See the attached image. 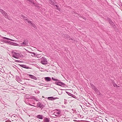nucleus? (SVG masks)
Masks as SVG:
<instances>
[{"mask_svg": "<svg viewBox=\"0 0 122 122\" xmlns=\"http://www.w3.org/2000/svg\"><path fill=\"white\" fill-rule=\"evenodd\" d=\"M24 20L26 22H28L29 24H30L31 26H32L34 28L36 27V26L35 25L32 23V22L30 21L29 20L27 19V18L26 17L24 16Z\"/></svg>", "mask_w": 122, "mask_h": 122, "instance_id": "obj_1", "label": "nucleus"}, {"mask_svg": "<svg viewBox=\"0 0 122 122\" xmlns=\"http://www.w3.org/2000/svg\"><path fill=\"white\" fill-rule=\"evenodd\" d=\"M41 63L43 64H47V61L46 59L45 58H42L41 59Z\"/></svg>", "mask_w": 122, "mask_h": 122, "instance_id": "obj_2", "label": "nucleus"}, {"mask_svg": "<svg viewBox=\"0 0 122 122\" xmlns=\"http://www.w3.org/2000/svg\"><path fill=\"white\" fill-rule=\"evenodd\" d=\"M7 43L10 44L11 45H13L15 46H19L18 44L16 43H15L13 42H10V41H7Z\"/></svg>", "mask_w": 122, "mask_h": 122, "instance_id": "obj_3", "label": "nucleus"}, {"mask_svg": "<svg viewBox=\"0 0 122 122\" xmlns=\"http://www.w3.org/2000/svg\"><path fill=\"white\" fill-rule=\"evenodd\" d=\"M57 97H48V99L50 100H52L56 99H58Z\"/></svg>", "mask_w": 122, "mask_h": 122, "instance_id": "obj_4", "label": "nucleus"}, {"mask_svg": "<svg viewBox=\"0 0 122 122\" xmlns=\"http://www.w3.org/2000/svg\"><path fill=\"white\" fill-rule=\"evenodd\" d=\"M28 43L27 41H24L23 43L21 44V45L20 46H24L25 45H26Z\"/></svg>", "mask_w": 122, "mask_h": 122, "instance_id": "obj_5", "label": "nucleus"}, {"mask_svg": "<svg viewBox=\"0 0 122 122\" xmlns=\"http://www.w3.org/2000/svg\"><path fill=\"white\" fill-rule=\"evenodd\" d=\"M29 77L32 79H34L35 80H36L37 79L36 77L33 75H29Z\"/></svg>", "mask_w": 122, "mask_h": 122, "instance_id": "obj_6", "label": "nucleus"}, {"mask_svg": "<svg viewBox=\"0 0 122 122\" xmlns=\"http://www.w3.org/2000/svg\"><path fill=\"white\" fill-rule=\"evenodd\" d=\"M45 80L46 81H50L51 80V78L49 77H46L44 78Z\"/></svg>", "mask_w": 122, "mask_h": 122, "instance_id": "obj_7", "label": "nucleus"}, {"mask_svg": "<svg viewBox=\"0 0 122 122\" xmlns=\"http://www.w3.org/2000/svg\"><path fill=\"white\" fill-rule=\"evenodd\" d=\"M20 66L24 68H25L26 69L28 68V66H26V65H19Z\"/></svg>", "mask_w": 122, "mask_h": 122, "instance_id": "obj_8", "label": "nucleus"}, {"mask_svg": "<svg viewBox=\"0 0 122 122\" xmlns=\"http://www.w3.org/2000/svg\"><path fill=\"white\" fill-rule=\"evenodd\" d=\"M50 4L52 5H54L55 3V1L54 0H48Z\"/></svg>", "mask_w": 122, "mask_h": 122, "instance_id": "obj_9", "label": "nucleus"}, {"mask_svg": "<svg viewBox=\"0 0 122 122\" xmlns=\"http://www.w3.org/2000/svg\"><path fill=\"white\" fill-rule=\"evenodd\" d=\"M58 85L61 86H64L65 84L64 83L62 82H59L58 83Z\"/></svg>", "mask_w": 122, "mask_h": 122, "instance_id": "obj_10", "label": "nucleus"}, {"mask_svg": "<svg viewBox=\"0 0 122 122\" xmlns=\"http://www.w3.org/2000/svg\"><path fill=\"white\" fill-rule=\"evenodd\" d=\"M2 38L3 39H7V40H9L11 41H15V40H14L8 38H7L5 37H2Z\"/></svg>", "mask_w": 122, "mask_h": 122, "instance_id": "obj_11", "label": "nucleus"}, {"mask_svg": "<svg viewBox=\"0 0 122 122\" xmlns=\"http://www.w3.org/2000/svg\"><path fill=\"white\" fill-rule=\"evenodd\" d=\"M36 117L37 118L40 119H43L42 116L41 115H39L37 116Z\"/></svg>", "mask_w": 122, "mask_h": 122, "instance_id": "obj_12", "label": "nucleus"}, {"mask_svg": "<svg viewBox=\"0 0 122 122\" xmlns=\"http://www.w3.org/2000/svg\"><path fill=\"white\" fill-rule=\"evenodd\" d=\"M93 90L95 91L97 93H98L99 92V91L98 90L97 88H96L95 86H94L93 88Z\"/></svg>", "mask_w": 122, "mask_h": 122, "instance_id": "obj_13", "label": "nucleus"}, {"mask_svg": "<svg viewBox=\"0 0 122 122\" xmlns=\"http://www.w3.org/2000/svg\"><path fill=\"white\" fill-rule=\"evenodd\" d=\"M2 14L5 16V17L7 18L8 17V15L7 13L5 12Z\"/></svg>", "mask_w": 122, "mask_h": 122, "instance_id": "obj_14", "label": "nucleus"}, {"mask_svg": "<svg viewBox=\"0 0 122 122\" xmlns=\"http://www.w3.org/2000/svg\"><path fill=\"white\" fill-rule=\"evenodd\" d=\"M113 85L115 87H119V86H117V85L115 83H113Z\"/></svg>", "mask_w": 122, "mask_h": 122, "instance_id": "obj_15", "label": "nucleus"}, {"mask_svg": "<svg viewBox=\"0 0 122 122\" xmlns=\"http://www.w3.org/2000/svg\"><path fill=\"white\" fill-rule=\"evenodd\" d=\"M56 7H55V8L57 9L59 11L60 10V9L59 8L58 6L57 5H55Z\"/></svg>", "mask_w": 122, "mask_h": 122, "instance_id": "obj_16", "label": "nucleus"}, {"mask_svg": "<svg viewBox=\"0 0 122 122\" xmlns=\"http://www.w3.org/2000/svg\"><path fill=\"white\" fill-rule=\"evenodd\" d=\"M49 121L47 118H46L44 119V122H49Z\"/></svg>", "mask_w": 122, "mask_h": 122, "instance_id": "obj_17", "label": "nucleus"}, {"mask_svg": "<svg viewBox=\"0 0 122 122\" xmlns=\"http://www.w3.org/2000/svg\"><path fill=\"white\" fill-rule=\"evenodd\" d=\"M52 79L54 81H58V80L54 78L53 77H52Z\"/></svg>", "mask_w": 122, "mask_h": 122, "instance_id": "obj_18", "label": "nucleus"}, {"mask_svg": "<svg viewBox=\"0 0 122 122\" xmlns=\"http://www.w3.org/2000/svg\"><path fill=\"white\" fill-rule=\"evenodd\" d=\"M0 12L3 14L5 12L3 10L1 9H0Z\"/></svg>", "mask_w": 122, "mask_h": 122, "instance_id": "obj_19", "label": "nucleus"}, {"mask_svg": "<svg viewBox=\"0 0 122 122\" xmlns=\"http://www.w3.org/2000/svg\"><path fill=\"white\" fill-rule=\"evenodd\" d=\"M27 1H28L29 2H31V3H33V0H27Z\"/></svg>", "mask_w": 122, "mask_h": 122, "instance_id": "obj_20", "label": "nucleus"}, {"mask_svg": "<svg viewBox=\"0 0 122 122\" xmlns=\"http://www.w3.org/2000/svg\"><path fill=\"white\" fill-rule=\"evenodd\" d=\"M13 57L15 58H17V56H13Z\"/></svg>", "mask_w": 122, "mask_h": 122, "instance_id": "obj_21", "label": "nucleus"}, {"mask_svg": "<svg viewBox=\"0 0 122 122\" xmlns=\"http://www.w3.org/2000/svg\"><path fill=\"white\" fill-rule=\"evenodd\" d=\"M57 114H59V113H57V112H56V113H55V114H57Z\"/></svg>", "mask_w": 122, "mask_h": 122, "instance_id": "obj_22", "label": "nucleus"}, {"mask_svg": "<svg viewBox=\"0 0 122 122\" xmlns=\"http://www.w3.org/2000/svg\"><path fill=\"white\" fill-rule=\"evenodd\" d=\"M73 40V39H72V38H71V39H70V40Z\"/></svg>", "mask_w": 122, "mask_h": 122, "instance_id": "obj_23", "label": "nucleus"}, {"mask_svg": "<svg viewBox=\"0 0 122 122\" xmlns=\"http://www.w3.org/2000/svg\"><path fill=\"white\" fill-rule=\"evenodd\" d=\"M39 55H38V56H39Z\"/></svg>", "mask_w": 122, "mask_h": 122, "instance_id": "obj_24", "label": "nucleus"}]
</instances>
